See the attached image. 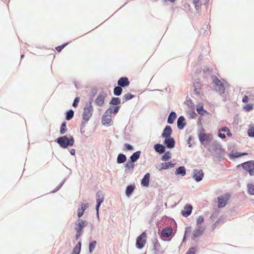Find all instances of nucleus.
Instances as JSON below:
<instances>
[{"label": "nucleus", "mask_w": 254, "mask_h": 254, "mask_svg": "<svg viewBox=\"0 0 254 254\" xmlns=\"http://www.w3.org/2000/svg\"><path fill=\"white\" fill-rule=\"evenodd\" d=\"M153 148L157 153L161 154L165 151L166 146L164 144L158 143L154 145Z\"/></svg>", "instance_id": "20"}, {"label": "nucleus", "mask_w": 254, "mask_h": 254, "mask_svg": "<svg viewBox=\"0 0 254 254\" xmlns=\"http://www.w3.org/2000/svg\"><path fill=\"white\" fill-rule=\"evenodd\" d=\"M221 131L226 132L228 137H231L232 136V133H231L230 129L227 127H223L221 128Z\"/></svg>", "instance_id": "45"}, {"label": "nucleus", "mask_w": 254, "mask_h": 254, "mask_svg": "<svg viewBox=\"0 0 254 254\" xmlns=\"http://www.w3.org/2000/svg\"><path fill=\"white\" fill-rule=\"evenodd\" d=\"M74 138L73 136L66 135L61 136L56 139L55 142L62 148H67L73 146L74 143Z\"/></svg>", "instance_id": "1"}, {"label": "nucleus", "mask_w": 254, "mask_h": 254, "mask_svg": "<svg viewBox=\"0 0 254 254\" xmlns=\"http://www.w3.org/2000/svg\"><path fill=\"white\" fill-rule=\"evenodd\" d=\"M212 82L214 84V90L216 92H218L220 95L225 93V88L224 84L221 82L216 75L214 76Z\"/></svg>", "instance_id": "2"}, {"label": "nucleus", "mask_w": 254, "mask_h": 254, "mask_svg": "<svg viewBox=\"0 0 254 254\" xmlns=\"http://www.w3.org/2000/svg\"><path fill=\"white\" fill-rule=\"evenodd\" d=\"M106 94L104 92L100 93L95 99V104L98 106H102L105 102Z\"/></svg>", "instance_id": "14"}, {"label": "nucleus", "mask_w": 254, "mask_h": 254, "mask_svg": "<svg viewBox=\"0 0 254 254\" xmlns=\"http://www.w3.org/2000/svg\"><path fill=\"white\" fill-rule=\"evenodd\" d=\"M164 154L161 156V159L164 162L168 161L172 157V154L170 151H165Z\"/></svg>", "instance_id": "33"}, {"label": "nucleus", "mask_w": 254, "mask_h": 254, "mask_svg": "<svg viewBox=\"0 0 254 254\" xmlns=\"http://www.w3.org/2000/svg\"><path fill=\"white\" fill-rule=\"evenodd\" d=\"M247 132L250 137L254 138V125H249Z\"/></svg>", "instance_id": "37"}, {"label": "nucleus", "mask_w": 254, "mask_h": 254, "mask_svg": "<svg viewBox=\"0 0 254 254\" xmlns=\"http://www.w3.org/2000/svg\"><path fill=\"white\" fill-rule=\"evenodd\" d=\"M85 222L82 219H78L75 222V229L76 230V239H78L82 235V231L85 226Z\"/></svg>", "instance_id": "6"}, {"label": "nucleus", "mask_w": 254, "mask_h": 254, "mask_svg": "<svg viewBox=\"0 0 254 254\" xmlns=\"http://www.w3.org/2000/svg\"><path fill=\"white\" fill-rule=\"evenodd\" d=\"M192 206L190 204H187L185 206L184 209L182 211L181 213L185 217L189 216L191 213Z\"/></svg>", "instance_id": "19"}, {"label": "nucleus", "mask_w": 254, "mask_h": 254, "mask_svg": "<svg viewBox=\"0 0 254 254\" xmlns=\"http://www.w3.org/2000/svg\"><path fill=\"white\" fill-rule=\"evenodd\" d=\"M88 207V203H82L81 207L79 208L77 210V216L78 217H81L86 209Z\"/></svg>", "instance_id": "30"}, {"label": "nucleus", "mask_w": 254, "mask_h": 254, "mask_svg": "<svg viewBox=\"0 0 254 254\" xmlns=\"http://www.w3.org/2000/svg\"><path fill=\"white\" fill-rule=\"evenodd\" d=\"M172 229L171 227H167L161 231V235L164 238H169L172 234Z\"/></svg>", "instance_id": "26"}, {"label": "nucleus", "mask_w": 254, "mask_h": 254, "mask_svg": "<svg viewBox=\"0 0 254 254\" xmlns=\"http://www.w3.org/2000/svg\"><path fill=\"white\" fill-rule=\"evenodd\" d=\"M193 87H194V92L195 94H196L197 96L199 95V92H200V83L198 82H195L193 84Z\"/></svg>", "instance_id": "42"}, {"label": "nucleus", "mask_w": 254, "mask_h": 254, "mask_svg": "<svg viewBox=\"0 0 254 254\" xmlns=\"http://www.w3.org/2000/svg\"><path fill=\"white\" fill-rule=\"evenodd\" d=\"M222 144L217 140H214L212 142L211 144V150L213 151H217L218 150L222 149Z\"/></svg>", "instance_id": "31"}, {"label": "nucleus", "mask_w": 254, "mask_h": 254, "mask_svg": "<svg viewBox=\"0 0 254 254\" xmlns=\"http://www.w3.org/2000/svg\"><path fill=\"white\" fill-rule=\"evenodd\" d=\"M204 221V217L202 216H198L196 219V224L197 226L199 225L200 223L203 222Z\"/></svg>", "instance_id": "53"}, {"label": "nucleus", "mask_w": 254, "mask_h": 254, "mask_svg": "<svg viewBox=\"0 0 254 254\" xmlns=\"http://www.w3.org/2000/svg\"><path fill=\"white\" fill-rule=\"evenodd\" d=\"M198 137L201 145L205 146V144H209L213 139L211 133L198 134Z\"/></svg>", "instance_id": "5"}, {"label": "nucleus", "mask_w": 254, "mask_h": 254, "mask_svg": "<svg viewBox=\"0 0 254 254\" xmlns=\"http://www.w3.org/2000/svg\"><path fill=\"white\" fill-rule=\"evenodd\" d=\"M204 231V228L198 225L193 231L192 233V239H195L202 235Z\"/></svg>", "instance_id": "16"}, {"label": "nucleus", "mask_w": 254, "mask_h": 254, "mask_svg": "<svg viewBox=\"0 0 254 254\" xmlns=\"http://www.w3.org/2000/svg\"><path fill=\"white\" fill-rule=\"evenodd\" d=\"M102 123L105 126L109 125L112 121L111 115L110 114H106V111L105 112L102 117Z\"/></svg>", "instance_id": "18"}, {"label": "nucleus", "mask_w": 254, "mask_h": 254, "mask_svg": "<svg viewBox=\"0 0 254 254\" xmlns=\"http://www.w3.org/2000/svg\"><path fill=\"white\" fill-rule=\"evenodd\" d=\"M196 114L194 110L191 111L190 113V118L191 119H195L196 117Z\"/></svg>", "instance_id": "57"}, {"label": "nucleus", "mask_w": 254, "mask_h": 254, "mask_svg": "<svg viewBox=\"0 0 254 254\" xmlns=\"http://www.w3.org/2000/svg\"><path fill=\"white\" fill-rule=\"evenodd\" d=\"M247 152H236L233 150L229 154V158L231 160H234L237 158H240L243 156L247 155Z\"/></svg>", "instance_id": "13"}, {"label": "nucleus", "mask_w": 254, "mask_h": 254, "mask_svg": "<svg viewBox=\"0 0 254 254\" xmlns=\"http://www.w3.org/2000/svg\"><path fill=\"white\" fill-rule=\"evenodd\" d=\"M67 131V128L66 127V122L65 121H64L62 122L60 128V133L61 135H64Z\"/></svg>", "instance_id": "35"}, {"label": "nucleus", "mask_w": 254, "mask_h": 254, "mask_svg": "<svg viewBox=\"0 0 254 254\" xmlns=\"http://www.w3.org/2000/svg\"><path fill=\"white\" fill-rule=\"evenodd\" d=\"M96 244L97 242L96 241H93L90 243L89 246V251L90 254L92 253L96 247Z\"/></svg>", "instance_id": "44"}, {"label": "nucleus", "mask_w": 254, "mask_h": 254, "mask_svg": "<svg viewBox=\"0 0 254 254\" xmlns=\"http://www.w3.org/2000/svg\"><path fill=\"white\" fill-rule=\"evenodd\" d=\"M177 116L176 113L175 111H172L168 117L167 123L169 124H173Z\"/></svg>", "instance_id": "27"}, {"label": "nucleus", "mask_w": 254, "mask_h": 254, "mask_svg": "<svg viewBox=\"0 0 254 254\" xmlns=\"http://www.w3.org/2000/svg\"><path fill=\"white\" fill-rule=\"evenodd\" d=\"M123 89L120 86H115L114 88L113 93L115 96H120L122 93Z\"/></svg>", "instance_id": "38"}, {"label": "nucleus", "mask_w": 254, "mask_h": 254, "mask_svg": "<svg viewBox=\"0 0 254 254\" xmlns=\"http://www.w3.org/2000/svg\"><path fill=\"white\" fill-rule=\"evenodd\" d=\"M198 134H206L205 133V129L202 128V127H201V128L199 130V132L198 133Z\"/></svg>", "instance_id": "64"}, {"label": "nucleus", "mask_w": 254, "mask_h": 254, "mask_svg": "<svg viewBox=\"0 0 254 254\" xmlns=\"http://www.w3.org/2000/svg\"><path fill=\"white\" fill-rule=\"evenodd\" d=\"M150 175L149 173H146L141 180L142 186L147 187L149 185V179Z\"/></svg>", "instance_id": "23"}, {"label": "nucleus", "mask_w": 254, "mask_h": 254, "mask_svg": "<svg viewBox=\"0 0 254 254\" xmlns=\"http://www.w3.org/2000/svg\"><path fill=\"white\" fill-rule=\"evenodd\" d=\"M80 100V97L79 96H76L72 103V106L76 108L78 106L79 102Z\"/></svg>", "instance_id": "49"}, {"label": "nucleus", "mask_w": 254, "mask_h": 254, "mask_svg": "<svg viewBox=\"0 0 254 254\" xmlns=\"http://www.w3.org/2000/svg\"><path fill=\"white\" fill-rule=\"evenodd\" d=\"M172 133H173V130L172 129V127L169 125H166L165 127L163 129V130L161 134V136L163 138L171 137H172L171 136Z\"/></svg>", "instance_id": "12"}, {"label": "nucleus", "mask_w": 254, "mask_h": 254, "mask_svg": "<svg viewBox=\"0 0 254 254\" xmlns=\"http://www.w3.org/2000/svg\"><path fill=\"white\" fill-rule=\"evenodd\" d=\"M141 153V151H140V150L136 151V152L133 153L131 155V156L129 157V159L135 163L139 158Z\"/></svg>", "instance_id": "32"}, {"label": "nucleus", "mask_w": 254, "mask_h": 254, "mask_svg": "<svg viewBox=\"0 0 254 254\" xmlns=\"http://www.w3.org/2000/svg\"><path fill=\"white\" fill-rule=\"evenodd\" d=\"M135 189V186L134 184H130L126 187L125 190H134Z\"/></svg>", "instance_id": "52"}, {"label": "nucleus", "mask_w": 254, "mask_h": 254, "mask_svg": "<svg viewBox=\"0 0 254 254\" xmlns=\"http://www.w3.org/2000/svg\"><path fill=\"white\" fill-rule=\"evenodd\" d=\"M194 4L195 8L196 9V10H197L200 8V7L202 4V3H201V2H200V3H198L197 4Z\"/></svg>", "instance_id": "61"}, {"label": "nucleus", "mask_w": 254, "mask_h": 254, "mask_svg": "<svg viewBox=\"0 0 254 254\" xmlns=\"http://www.w3.org/2000/svg\"><path fill=\"white\" fill-rule=\"evenodd\" d=\"M125 170V172L126 173H129V170H133L135 167V163L133 162L132 160H130L128 159V161L126 162V163L124 165Z\"/></svg>", "instance_id": "22"}, {"label": "nucleus", "mask_w": 254, "mask_h": 254, "mask_svg": "<svg viewBox=\"0 0 254 254\" xmlns=\"http://www.w3.org/2000/svg\"><path fill=\"white\" fill-rule=\"evenodd\" d=\"M175 165V163H172V161H168L161 163L160 165L156 167V168L159 170H167L169 168H173Z\"/></svg>", "instance_id": "11"}, {"label": "nucleus", "mask_w": 254, "mask_h": 254, "mask_svg": "<svg viewBox=\"0 0 254 254\" xmlns=\"http://www.w3.org/2000/svg\"><path fill=\"white\" fill-rule=\"evenodd\" d=\"M204 176V173L202 170L194 169L192 171V177L196 182L201 181Z\"/></svg>", "instance_id": "9"}, {"label": "nucleus", "mask_w": 254, "mask_h": 254, "mask_svg": "<svg viewBox=\"0 0 254 254\" xmlns=\"http://www.w3.org/2000/svg\"><path fill=\"white\" fill-rule=\"evenodd\" d=\"M147 234L145 232H143L136 239V246L139 249L143 248L146 243Z\"/></svg>", "instance_id": "8"}, {"label": "nucleus", "mask_w": 254, "mask_h": 254, "mask_svg": "<svg viewBox=\"0 0 254 254\" xmlns=\"http://www.w3.org/2000/svg\"><path fill=\"white\" fill-rule=\"evenodd\" d=\"M120 108V105L110 106L106 110V114H113L114 115H116L118 113Z\"/></svg>", "instance_id": "21"}, {"label": "nucleus", "mask_w": 254, "mask_h": 254, "mask_svg": "<svg viewBox=\"0 0 254 254\" xmlns=\"http://www.w3.org/2000/svg\"><path fill=\"white\" fill-rule=\"evenodd\" d=\"M216 152V157L218 158H223L225 156V150L222 147V149L218 150Z\"/></svg>", "instance_id": "40"}, {"label": "nucleus", "mask_w": 254, "mask_h": 254, "mask_svg": "<svg viewBox=\"0 0 254 254\" xmlns=\"http://www.w3.org/2000/svg\"><path fill=\"white\" fill-rule=\"evenodd\" d=\"M194 137L192 136H190L187 140V143L189 147H191L193 145H195V143L194 141Z\"/></svg>", "instance_id": "43"}, {"label": "nucleus", "mask_w": 254, "mask_h": 254, "mask_svg": "<svg viewBox=\"0 0 254 254\" xmlns=\"http://www.w3.org/2000/svg\"><path fill=\"white\" fill-rule=\"evenodd\" d=\"M71 42V41L70 42H67L66 43H64L63 44L60 45V46H57V47H56V50L58 52H61L62 51V50L65 47V46H66L69 43H70Z\"/></svg>", "instance_id": "48"}, {"label": "nucleus", "mask_w": 254, "mask_h": 254, "mask_svg": "<svg viewBox=\"0 0 254 254\" xmlns=\"http://www.w3.org/2000/svg\"><path fill=\"white\" fill-rule=\"evenodd\" d=\"M164 145L168 149H172L175 147L176 141L173 137L164 138L163 141Z\"/></svg>", "instance_id": "10"}, {"label": "nucleus", "mask_w": 254, "mask_h": 254, "mask_svg": "<svg viewBox=\"0 0 254 254\" xmlns=\"http://www.w3.org/2000/svg\"><path fill=\"white\" fill-rule=\"evenodd\" d=\"M230 197L231 195L228 193H226L223 195L218 197V207L219 208H222L225 206Z\"/></svg>", "instance_id": "7"}, {"label": "nucleus", "mask_w": 254, "mask_h": 254, "mask_svg": "<svg viewBox=\"0 0 254 254\" xmlns=\"http://www.w3.org/2000/svg\"><path fill=\"white\" fill-rule=\"evenodd\" d=\"M121 102V100L119 97H112L110 101L109 102V104L117 106L119 105Z\"/></svg>", "instance_id": "36"}, {"label": "nucleus", "mask_w": 254, "mask_h": 254, "mask_svg": "<svg viewBox=\"0 0 254 254\" xmlns=\"http://www.w3.org/2000/svg\"><path fill=\"white\" fill-rule=\"evenodd\" d=\"M86 126V123L84 122H82L81 124V127H80V132L81 133H84L85 130H84V128Z\"/></svg>", "instance_id": "56"}, {"label": "nucleus", "mask_w": 254, "mask_h": 254, "mask_svg": "<svg viewBox=\"0 0 254 254\" xmlns=\"http://www.w3.org/2000/svg\"><path fill=\"white\" fill-rule=\"evenodd\" d=\"M74 111L72 109H69L65 113V119L69 121L72 119L74 116Z\"/></svg>", "instance_id": "34"}, {"label": "nucleus", "mask_w": 254, "mask_h": 254, "mask_svg": "<svg viewBox=\"0 0 254 254\" xmlns=\"http://www.w3.org/2000/svg\"><path fill=\"white\" fill-rule=\"evenodd\" d=\"M221 128H220L218 131V136L221 139H225L226 138V135L224 133H221Z\"/></svg>", "instance_id": "55"}, {"label": "nucleus", "mask_w": 254, "mask_h": 254, "mask_svg": "<svg viewBox=\"0 0 254 254\" xmlns=\"http://www.w3.org/2000/svg\"><path fill=\"white\" fill-rule=\"evenodd\" d=\"M243 109L246 112H250L254 109V105L251 103L247 104L243 107Z\"/></svg>", "instance_id": "46"}, {"label": "nucleus", "mask_w": 254, "mask_h": 254, "mask_svg": "<svg viewBox=\"0 0 254 254\" xmlns=\"http://www.w3.org/2000/svg\"><path fill=\"white\" fill-rule=\"evenodd\" d=\"M249 101V97L247 95H245L242 98V102L243 103H247Z\"/></svg>", "instance_id": "60"}, {"label": "nucleus", "mask_w": 254, "mask_h": 254, "mask_svg": "<svg viewBox=\"0 0 254 254\" xmlns=\"http://www.w3.org/2000/svg\"><path fill=\"white\" fill-rule=\"evenodd\" d=\"M175 173L176 175L184 176L186 174V168L184 166H181L176 169Z\"/></svg>", "instance_id": "29"}, {"label": "nucleus", "mask_w": 254, "mask_h": 254, "mask_svg": "<svg viewBox=\"0 0 254 254\" xmlns=\"http://www.w3.org/2000/svg\"><path fill=\"white\" fill-rule=\"evenodd\" d=\"M196 110L197 113L201 116H203L205 114H208V112L204 110L203 108V105L202 104H198L196 105Z\"/></svg>", "instance_id": "25"}, {"label": "nucleus", "mask_w": 254, "mask_h": 254, "mask_svg": "<svg viewBox=\"0 0 254 254\" xmlns=\"http://www.w3.org/2000/svg\"><path fill=\"white\" fill-rule=\"evenodd\" d=\"M81 242H78L74 248L72 254H79L81 250Z\"/></svg>", "instance_id": "39"}, {"label": "nucleus", "mask_w": 254, "mask_h": 254, "mask_svg": "<svg viewBox=\"0 0 254 254\" xmlns=\"http://www.w3.org/2000/svg\"><path fill=\"white\" fill-rule=\"evenodd\" d=\"M69 151L70 152V154L71 155H75V150L73 148L70 149L69 150Z\"/></svg>", "instance_id": "62"}, {"label": "nucleus", "mask_w": 254, "mask_h": 254, "mask_svg": "<svg viewBox=\"0 0 254 254\" xmlns=\"http://www.w3.org/2000/svg\"><path fill=\"white\" fill-rule=\"evenodd\" d=\"M242 168L248 172L251 176H254V160H249L243 163Z\"/></svg>", "instance_id": "3"}, {"label": "nucleus", "mask_w": 254, "mask_h": 254, "mask_svg": "<svg viewBox=\"0 0 254 254\" xmlns=\"http://www.w3.org/2000/svg\"><path fill=\"white\" fill-rule=\"evenodd\" d=\"M93 112V107L91 103L89 104V106H86L83 108V112L82 113V118L85 122H88L91 117L92 116Z\"/></svg>", "instance_id": "4"}, {"label": "nucleus", "mask_w": 254, "mask_h": 254, "mask_svg": "<svg viewBox=\"0 0 254 254\" xmlns=\"http://www.w3.org/2000/svg\"><path fill=\"white\" fill-rule=\"evenodd\" d=\"M96 197H97V205L96 207V209L97 211V213H98L100 205L103 202L104 198L103 195L99 192H98L97 193Z\"/></svg>", "instance_id": "24"}, {"label": "nucleus", "mask_w": 254, "mask_h": 254, "mask_svg": "<svg viewBox=\"0 0 254 254\" xmlns=\"http://www.w3.org/2000/svg\"><path fill=\"white\" fill-rule=\"evenodd\" d=\"M127 160V156L125 154L120 153L118 154L117 158V163L118 164H122L125 163Z\"/></svg>", "instance_id": "28"}, {"label": "nucleus", "mask_w": 254, "mask_h": 254, "mask_svg": "<svg viewBox=\"0 0 254 254\" xmlns=\"http://www.w3.org/2000/svg\"><path fill=\"white\" fill-rule=\"evenodd\" d=\"M190 231H191V227H188L186 228L185 233V235H184V239H183L184 241L186 239V235H187V234L189 233H190Z\"/></svg>", "instance_id": "59"}, {"label": "nucleus", "mask_w": 254, "mask_h": 254, "mask_svg": "<svg viewBox=\"0 0 254 254\" xmlns=\"http://www.w3.org/2000/svg\"><path fill=\"white\" fill-rule=\"evenodd\" d=\"M98 89L96 87L92 88L90 91V96L94 97L97 94Z\"/></svg>", "instance_id": "50"}, {"label": "nucleus", "mask_w": 254, "mask_h": 254, "mask_svg": "<svg viewBox=\"0 0 254 254\" xmlns=\"http://www.w3.org/2000/svg\"><path fill=\"white\" fill-rule=\"evenodd\" d=\"M177 127L180 130L183 129L187 125L185 118L184 116H180L177 122Z\"/></svg>", "instance_id": "15"}, {"label": "nucleus", "mask_w": 254, "mask_h": 254, "mask_svg": "<svg viewBox=\"0 0 254 254\" xmlns=\"http://www.w3.org/2000/svg\"><path fill=\"white\" fill-rule=\"evenodd\" d=\"M135 97V95L130 93H127L125 94L123 97V103L127 102L129 100L133 99Z\"/></svg>", "instance_id": "41"}, {"label": "nucleus", "mask_w": 254, "mask_h": 254, "mask_svg": "<svg viewBox=\"0 0 254 254\" xmlns=\"http://www.w3.org/2000/svg\"><path fill=\"white\" fill-rule=\"evenodd\" d=\"M196 248H194V247L190 248L188 250V251L187 252L186 254H195V252H196Z\"/></svg>", "instance_id": "51"}, {"label": "nucleus", "mask_w": 254, "mask_h": 254, "mask_svg": "<svg viewBox=\"0 0 254 254\" xmlns=\"http://www.w3.org/2000/svg\"><path fill=\"white\" fill-rule=\"evenodd\" d=\"M134 149L133 146L127 143L124 144L123 150L124 151H132Z\"/></svg>", "instance_id": "47"}, {"label": "nucleus", "mask_w": 254, "mask_h": 254, "mask_svg": "<svg viewBox=\"0 0 254 254\" xmlns=\"http://www.w3.org/2000/svg\"><path fill=\"white\" fill-rule=\"evenodd\" d=\"M65 180H63L53 190H59L64 183Z\"/></svg>", "instance_id": "54"}, {"label": "nucleus", "mask_w": 254, "mask_h": 254, "mask_svg": "<svg viewBox=\"0 0 254 254\" xmlns=\"http://www.w3.org/2000/svg\"><path fill=\"white\" fill-rule=\"evenodd\" d=\"M247 190H254V185L252 183H249L247 185Z\"/></svg>", "instance_id": "58"}, {"label": "nucleus", "mask_w": 254, "mask_h": 254, "mask_svg": "<svg viewBox=\"0 0 254 254\" xmlns=\"http://www.w3.org/2000/svg\"><path fill=\"white\" fill-rule=\"evenodd\" d=\"M117 83L121 87H126L129 85L130 82L127 77L123 76L118 80Z\"/></svg>", "instance_id": "17"}, {"label": "nucleus", "mask_w": 254, "mask_h": 254, "mask_svg": "<svg viewBox=\"0 0 254 254\" xmlns=\"http://www.w3.org/2000/svg\"><path fill=\"white\" fill-rule=\"evenodd\" d=\"M93 98L91 96L89 98V101L88 103H86V106H89V104L91 103V105H92V102L93 101Z\"/></svg>", "instance_id": "63"}]
</instances>
